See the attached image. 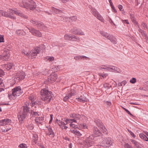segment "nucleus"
Instances as JSON below:
<instances>
[{"mask_svg": "<svg viewBox=\"0 0 148 148\" xmlns=\"http://www.w3.org/2000/svg\"><path fill=\"white\" fill-rule=\"evenodd\" d=\"M46 58L49 62H51L54 60V58L52 56H47Z\"/></svg>", "mask_w": 148, "mask_h": 148, "instance_id": "3c124183", "label": "nucleus"}, {"mask_svg": "<svg viewBox=\"0 0 148 148\" xmlns=\"http://www.w3.org/2000/svg\"><path fill=\"white\" fill-rule=\"evenodd\" d=\"M31 114L32 115L34 116H38L39 115L38 113L35 111H32L31 112Z\"/></svg>", "mask_w": 148, "mask_h": 148, "instance_id": "4d7b16f0", "label": "nucleus"}, {"mask_svg": "<svg viewBox=\"0 0 148 148\" xmlns=\"http://www.w3.org/2000/svg\"><path fill=\"white\" fill-rule=\"evenodd\" d=\"M76 90L73 89H71L70 92L66 94V96L63 98V100L64 101H66L72 96L76 94Z\"/></svg>", "mask_w": 148, "mask_h": 148, "instance_id": "f8f14e48", "label": "nucleus"}, {"mask_svg": "<svg viewBox=\"0 0 148 148\" xmlns=\"http://www.w3.org/2000/svg\"><path fill=\"white\" fill-rule=\"evenodd\" d=\"M38 140V136L37 134L35 133L34 134L33 136V141L35 143L37 142Z\"/></svg>", "mask_w": 148, "mask_h": 148, "instance_id": "a19ab883", "label": "nucleus"}, {"mask_svg": "<svg viewBox=\"0 0 148 148\" xmlns=\"http://www.w3.org/2000/svg\"><path fill=\"white\" fill-rule=\"evenodd\" d=\"M100 128L101 130V131L104 134H108V131L104 125H103L102 127H101Z\"/></svg>", "mask_w": 148, "mask_h": 148, "instance_id": "c03bdc74", "label": "nucleus"}, {"mask_svg": "<svg viewBox=\"0 0 148 148\" xmlns=\"http://www.w3.org/2000/svg\"><path fill=\"white\" fill-rule=\"evenodd\" d=\"M93 134L95 137L100 136L101 133L98 128L95 126L93 128Z\"/></svg>", "mask_w": 148, "mask_h": 148, "instance_id": "a211bd4d", "label": "nucleus"}, {"mask_svg": "<svg viewBox=\"0 0 148 148\" xmlns=\"http://www.w3.org/2000/svg\"><path fill=\"white\" fill-rule=\"evenodd\" d=\"M40 48L39 47H36L35 49L32 50V52L30 53L31 56L33 58H36L38 54L40 51V49L42 48V49H45V47L43 45H42L40 46Z\"/></svg>", "mask_w": 148, "mask_h": 148, "instance_id": "20e7f679", "label": "nucleus"}, {"mask_svg": "<svg viewBox=\"0 0 148 148\" xmlns=\"http://www.w3.org/2000/svg\"><path fill=\"white\" fill-rule=\"evenodd\" d=\"M91 10L92 14L98 19L102 22H104V19L103 16H101L96 9L92 8L91 9Z\"/></svg>", "mask_w": 148, "mask_h": 148, "instance_id": "423d86ee", "label": "nucleus"}, {"mask_svg": "<svg viewBox=\"0 0 148 148\" xmlns=\"http://www.w3.org/2000/svg\"><path fill=\"white\" fill-rule=\"evenodd\" d=\"M122 108L129 114L131 116H133V115L132 114H131V113L127 109H126L125 108L123 107H122Z\"/></svg>", "mask_w": 148, "mask_h": 148, "instance_id": "680f3d73", "label": "nucleus"}, {"mask_svg": "<svg viewBox=\"0 0 148 148\" xmlns=\"http://www.w3.org/2000/svg\"><path fill=\"white\" fill-rule=\"evenodd\" d=\"M27 127L28 129L30 130H32L34 128V126L32 124L28 125H27Z\"/></svg>", "mask_w": 148, "mask_h": 148, "instance_id": "052dcab7", "label": "nucleus"}, {"mask_svg": "<svg viewBox=\"0 0 148 148\" xmlns=\"http://www.w3.org/2000/svg\"><path fill=\"white\" fill-rule=\"evenodd\" d=\"M44 120V117H38L36 118L35 121L36 123L41 124Z\"/></svg>", "mask_w": 148, "mask_h": 148, "instance_id": "c756f323", "label": "nucleus"}, {"mask_svg": "<svg viewBox=\"0 0 148 148\" xmlns=\"http://www.w3.org/2000/svg\"><path fill=\"white\" fill-rule=\"evenodd\" d=\"M138 32L140 33H141V35H142L143 36H144V37H145V38L146 40H147L148 39V38L147 37V36L145 33L144 31L140 29L139 25H138Z\"/></svg>", "mask_w": 148, "mask_h": 148, "instance_id": "473e14b6", "label": "nucleus"}, {"mask_svg": "<svg viewBox=\"0 0 148 148\" xmlns=\"http://www.w3.org/2000/svg\"><path fill=\"white\" fill-rule=\"evenodd\" d=\"M5 11L1 10H0V17L3 16L5 17H10V16L5 14Z\"/></svg>", "mask_w": 148, "mask_h": 148, "instance_id": "37998d69", "label": "nucleus"}, {"mask_svg": "<svg viewBox=\"0 0 148 148\" xmlns=\"http://www.w3.org/2000/svg\"><path fill=\"white\" fill-rule=\"evenodd\" d=\"M46 133L47 135L50 136L52 137H53L54 136V132L50 127L48 128V131Z\"/></svg>", "mask_w": 148, "mask_h": 148, "instance_id": "393cba45", "label": "nucleus"}, {"mask_svg": "<svg viewBox=\"0 0 148 148\" xmlns=\"http://www.w3.org/2000/svg\"><path fill=\"white\" fill-rule=\"evenodd\" d=\"M106 71L115 73H120V70L118 67L114 66H109L108 65Z\"/></svg>", "mask_w": 148, "mask_h": 148, "instance_id": "ddd939ff", "label": "nucleus"}, {"mask_svg": "<svg viewBox=\"0 0 148 148\" xmlns=\"http://www.w3.org/2000/svg\"><path fill=\"white\" fill-rule=\"evenodd\" d=\"M9 58V54L8 53H7L6 54H4L3 55L0 56V59L3 61H8Z\"/></svg>", "mask_w": 148, "mask_h": 148, "instance_id": "b1692460", "label": "nucleus"}, {"mask_svg": "<svg viewBox=\"0 0 148 148\" xmlns=\"http://www.w3.org/2000/svg\"><path fill=\"white\" fill-rule=\"evenodd\" d=\"M27 3L28 4V7L27 9H29L30 10H34L36 7L35 3L32 0H27Z\"/></svg>", "mask_w": 148, "mask_h": 148, "instance_id": "4468645a", "label": "nucleus"}, {"mask_svg": "<svg viewBox=\"0 0 148 148\" xmlns=\"http://www.w3.org/2000/svg\"><path fill=\"white\" fill-rule=\"evenodd\" d=\"M75 119H67L66 120V122H70L71 121V123H72L73 122H76V120Z\"/></svg>", "mask_w": 148, "mask_h": 148, "instance_id": "5fc2aeb1", "label": "nucleus"}, {"mask_svg": "<svg viewBox=\"0 0 148 148\" xmlns=\"http://www.w3.org/2000/svg\"><path fill=\"white\" fill-rule=\"evenodd\" d=\"M29 104L27 102L26 103L23 107V118H26L27 113L29 112Z\"/></svg>", "mask_w": 148, "mask_h": 148, "instance_id": "9d476101", "label": "nucleus"}, {"mask_svg": "<svg viewBox=\"0 0 148 148\" xmlns=\"http://www.w3.org/2000/svg\"><path fill=\"white\" fill-rule=\"evenodd\" d=\"M56 123L62 129H66L67 128V127L66 125V124L64 122L57 119H56Z\"/></svg>", "mask_w": 148, "mask_h": 148, "instance_id": "f3484780", "label": "nucleus"}, {"mask_svg": "<svg viewBox=\"0 0 148 148\" xmlns=\"http://www.w3.org/2000/svg\"><path fill=\"white\" fill-rule=\"evenodd\" d=\"M41 98L45 103H48L51 101L53 96L52 92L46 88L42 89L40 91Z\"/></svg>", "mask_w": 148, "mask_h": 148, "instance_id": "f257e3e1", "label": "nucleus"}, {"mask_svg": "<svg viewBox=\"0 0 148 148\" xmlns=\"http://www.w3.org/2000/svg\"><path fill=\"white\" fill-rule=\"evenodd\" d=\"M94 122L96 124L98 127H101L103 125L101 121L99 119H96L95 120Z\"/></svg>", "mask_w": 148, "mask_h": 148, "instance_id": "72a5a7b5", "label": "nucleus"}, {"mask_svg": "<svg viewBox=\"0 0 148 148\" xmlns=\"http://www.w3.org/2000/svg\"><path fill=\"white\" fill-rule=\"evenodd\" d=\"M59 66H55L53 68L54 71H57L59 69Z\"/></svg>", "mask_w": 148, "mask_h": 148, "instance_id": "0e129e2a", "label": "nucleus"}, {"mask_svg": "<svg viewBox=\"0 0 148 148\" xmlns=\"http://www.w3.org/2000/svg\"><path fill=\"white\" fill-rule=\"evenodd\" d=\"M108 39L111 42L114 44H116L117 43L116 39L112 35H110Z\"/></svg>", "mask_w": 148, "mask_h": 148, "instance_id": "cd10ccee", "label": "nucleus"}, {"mask_svg": "<svg viewBox=\"0 0 148 148\" xmlns=\"http://www.w3.org/2000/svg\"><path fill=\"white\" fill-rule=\"evenodd\" d=\"M11 120L8 119L0 120V125L1 126H5L11 123Z\"/></svg>", "mask_w": 148, "mask_h": 148, "instance_id": "aec40b11", "label": "nucleus"}, {"mask_svg": "<svg viewBox=\"0 0 148 148\" xmlns=\"http://www.w3.org/2000/svg\"><path fill=\"white\" fill-rule=\"evenodd\" d=\"M78 29L76 27H73V29H72L71 31V32L72 33L74 34L75 35L76 34V33L77 32L78 30Z\"/></svg>", "mask_w": 148, "mask_h": 148, "instance_id": "09e8293b", "label": "nucleus"}, {"mask_svg": "<svg viewBox=\"0 0 148 148\" xmlns=\"http://www.w3.org/2000/svg\"><path fill=\"white\" fill-rule=\"evenodd\" d=\"M94 137L92 135L87 137L84 142L85 146L89 147L92 145L94 143Z\"/></svg>", "mask_w": 148, "mask_h": 148, "instance_id": "7ed1b4c3", "label": "nucleus"}, {"mask_svg": "<svg viewBox=\"0 0 148 148\" xmlns=\"http://www.w3.org/2000/svg\"><path fill=\"white\" fill-rule=\"evenodd\" d=\"M50 11L52 12L55 14H61L62 12V10L53 7L51 8Z\"/></svg>", "mask_w": 148, "mask_h": 148, "instance_id": "5701e85b", "label": "nucleus"}, {"mask_svg": "<svg viewBox=\"0 0 148 148\" xmlns=\"http://www.w3.org/2000/svg\"><path fill=\"white\" fill-rule=\"evenodd\" d=\"M91 10L92 14L98 19L102 22H104V19L103 16H101L96 9L92 8L91 9Z\"/></svg>", "mask_w": 148, "mask_h": 148, "instance_id": "39448f33", "label": "nucleus"}, {"mask_svg": "<svg viewBox=\"0 0 148 148\" xmlns=\"http://www.w3.org/2000/svg\"><path fill=\"white\" fill-rule=\"evenodd\" d=\"M4 42V38L3 35H0V42Z\"/></svg>", "mask_w": 148, "mask_h": 148, "instance_id": "69168bd1", "label": "nucleus"}, {"mask_svg": "<svg viewBox=\"0 0 148 148\" xmlns=\"http://www.w3.org/2000/svg\"><path fill=\"white\" fill-rule=\"evenodd\" d=\"M30 22L34 26H36V27L38 29H44L45 28V26L42 22L37 21L35 20H31Z\"/></svg>", "mask_w": 148, "mask_h": 148, "instance_id": "0eeeda50", "label": "nucleus"}, {"mask_svg": "<svg viewBox=\"0 0 148 148\" xmlns=\"http://www.w3.org/2000/svg\"><path fill=\"white\" fill-rule=\"evenodd\" d=\"M8 12H10L12 14L14 13L15 14L19 16L22 17L24 18H27V16L24 14H22L20 11L17 9L13 10V9H9Z\"/></svg>", "mask_w": 148, "mask_h": 148, "instance_id": "9b49d317", "label": "nucleus"}, {"mask_svg": "<svg viewBox=\"0 0 148 148\" xmlns=\"http://www.w3.org/2000/svg\"><path fill=\"white\" fill-rule=\"evenodd\" d=\"M27 28L29 30V32L33 35L39 37H41L42 36L41 33L39 31L36 30L33 27H31L30 28L27 27Z\"/></svg>", "mask_w": 148, "mask_h": 148, "instance_id": "1a4fd4ad", "label": "nucleus"}, {"mask_svg": "<svg viewBox=\"0 0 148 148\" xmlns=\"http://www.w3.org/2000/svg\"><path fill=\"white\" fill-rule=\"evenodd\" d=\"M70 126L71 127L73 128H76L77 127V125L73 124L72 123H71L70 124Z\"/></svg>", "mask_w": 148, "mask_h": 148, "instance_id": "774afa93", "label": "nucleus"}, {"mask_svg": "<svg viewBox=\"0 0 148 148\" xmlns=\"http://www.w3.org/2000/svg\"><path fill=\"white\" fill-rule=\"evenodd\" d=\"M58 78V76L57 75L54 73H51L49 76L48 77L49 79H50V80L52 81H55Z\"/></svg>", "mask_w": 148, "mask_h": 148, "instance_id": "4be33fe9", "label": "nucleus"}, {"mask_svg": "<svg viewBox=\"0 0 148 148\" xmlns=\"http://www.w3.org/2000/svg\"><path fill=\"white\" fill-rule=\"evenodd\" d=\"M125 148H132V147L128 143H125L124 145Z\"/></svg>", "mask_w": 148, "mask_h": 148, "instance_id": "13d9d810", "label": "nucleus"}, {"mask_svg": "<svg viewBox=\"0 0 148 148\" xmlns=\"http://www.w3.org/2000/svg\"><path fill=\"white\" fill-rule=\"evenodd\" d=\"M12 93L8 94V97L10 100L14 99L15 98L19 96L23 93V91L20 86H16L12 90Z\"/></svg>", "mask_w": 148, "mask_h": 148, "instance_id": "f03ea898", "label": "nucleus"}, {"mask_svg": "<svg viewBox=\"0 0 148 148\" xmlns=\"http://www.w3.org/2000/svg\"><path fill=\"white\" fill-rule=\"evenodd\" d=\"M75 100L77 101L84 103L86 101L87 99L84 95H81L79 97H77Z\"/></svg>", "mask_w": 148, "mask_h": 148, "instance_id": "412c9836", "label": "nucleus"}, {"mask_svg": "<svg viewBox=\"0 0 148 148\" xmlns=\"http://www.w3.org/2000/svg\"><path fill=\"white\" fill-rule=\"evenodd\" d=\"M100 34L103 36L107 39H108L110 36V35L107 32H105L103 31H100Z\"/></svg>", "mask_w": 148, "mask_h": 148, "instance_id": "2f4dec72", "label": "nucleus"}, {"mask_svg": "<svg viewBox=\"0 0 148 148\" xmlns=\"http://www.w3.org/2000/svg\"><path fill=\"white\" fill-rule=\"evenodd\" d=\"M23 117L24 116L23 114L22 115H20L18 117V119L19 122H22L23 120L25 119V118H23Z\"/></svg>", "mask_w": 148, "mask_h": 148, "instance_id": "864d4df0", "label": "nucleus"}, {"mask_svg": "<svg viewBox=\"0 0 148 148\" xmlns=\"http://www.w3.org/2000/svg\"><path fill=\"white\" fill-rule=\"evenodd\" d=\"M76 35H84V32H83L81 29H78Z\"/></svg>", "mask_w": 148, "mask_h": 148, "instance_id": "de8ad7c7", "label": "nucleus"}, {"mask_svg": "<svg viewBox=\"0 0 148 148\" xmlns=\"http://www.w3.org/2000/svg\"><path fill=\"white\" fill-rule=\"evenodd\" d=\"M74 58L77 61L87 60V59L89 60L90 59L89 58L84 55L75 56L74 57Z\"/></svg>", "mask_w": 148, "mask_h": 148, "instance_id": "dca6fc26", "label": "nucleus"}, {"mask_svg": "<svg viewBox=\"0 0 148 148\" xmlns=\"http://www.w3.org/2000/svg\"><path fill=\"white\" fill-rule=\"evenodd\" d=\"M16 32V34L19 36H25L26 34V32L21 29L17 30Z\"/></svg>", "mask_w": 148, "mask_h": 148, "instance_id": "7c9ffc66", "label": "nucleus"}, {"mask_svg": "<svg viewBox=\"0 0 148 148\" xmlns=\"http://www.w3.org/2000/svg\"><path fill=\"white\" fill-rule=\"evenodd\" d=\"M70 21H75L77 19V17L76 16H73L69 17Z\"/></svg>", "mask_w": 148, "mask_h": 148, "instance_id": "8fccbe9b", "label": "nucleus"}, {"mask_svg": "<svg viewBox=\"0 0 148 148\" xmlns=\"http://www.w3.org/2000/svg\"><path fill=\"white\" fill-rule=\"evenodd\" d=\"M128 132L130 133V135L132 136L134 138H136V136L130 130H128Z\"/></svg>", "mask_w": 148, "mask_h": 148, "instance_id": "e2e57ef3", "label": "nucleus"}, {"mask_svg": "<svg viewBox=\"0 0 148 148\" xmlns=\"http://www.w3.org/2000/svg\"><path fill=\"white\" fill-rule=\"evenodd\" d=\"M108 65H102L98 67V69L100 70H102L104 69L105 70H107Z\"/></svg>", "mask_w": 148, "mask_h": 148, "instance_id": "49530a36", "label": "nucleus"}, {"mask_svg": "<svg viewBox=\"0 0 148 148\" xmlns=\"http://www.w3.org/2000/svg\"><path fill=\"white\" fill-rule=\"evenodd\" d=\"M142 26L143 27V28L145 30H146L147 29V25L146 24L144 23L143 22H142Z\"/></svg>", "mask_w": 148, "mask_h": 148, "instance_id": "6e6d98bb", "label": "nucleus"}, {"mask_svg": "<svg viewBox=\"0 0 148 148\" xmlns=\"http://www.w3.org/2000/svg\"><path fill=\"white\" fill-rule=\"evenodd\" d=\"M72 36L71 34H65L64 37V39L67 40H71Z\"/></svg>", "mask_w": 148, "mask_h": 148, "instance_id": "ea45409f", "label": "nucleus"}, {"mask_svg": "<svg viewBox=\"0 0 148 148\" xmlns=\"http://www.w3.org/2000/svg\"><path fill=\"white\" fill-rule=\"evenodd\" d=\"M139 136L141 138L145 141H148V138L144 134L141 133L139 134Z\"/></svg>", "mask_w": 148, "mask_h": 148, "instance_id": "4c0bfd02", "label": "nucleus"}, {"mask_svg": "<svg viewBox=\"0 0 148 148\" xmlns=\"http://www.w3.org/2000/svg\"><path fill=\"white\" fill-rule=\"evenodd\" d=\"M25 76V74L24 72L19 71L16 73V77L17 79L22 80L24 78Z\"/></svg>", "mask_w": 148, "mask_h": 148, "instance_id": "2eb2a0df", "label": "nucleus"}, {"mask_svg": "<svg viewBox=\"0 0 148 148\" xmlns=\"http://www.w3.org/2000/svg\"><path fill=\"white\" fill-rule=\"evenodd\" d=\"M70 130L72 132V133L75 134L77 136H81L82 135V134L80 133V132L79 131L77 130Z\"/></svg>", "mask_w": 148, "mask_h": 148, "instance_id": "58836bf2", "label": "nucleus"}, {"mask_svg": "<svg viewBox=\"0 0 148 148\" xmlns=\"http://www.w3.org/2000/svg\"><path fill=\"white\" fill-rule=\"evenodd\" d=\"M71 118L79 120L81 117V115L78 114L72 113L70 114Z\"/></svg>", "mask_w": 148, "mask_h": 148, "instance_id": "a878e982", "label": "nucleus"}, {"mask_svg": "<svg viewBox=\"0 0 148 148\" xmlns=\"http://www.w3.org/2000/svg\"><path fill=\"white\" fill-rule=\"evenodd\" d=\"M136 81V79L135 78L133 77L132 79L130 80V82L132 84H134Z\"/></svg>", "mask_w": 148, "mask_h": 148, "instance_id": "bf43d9fd", "label": "nucleus"}, {"mask_svg": "<svg viewBox=\"0 0 148 148\" xmlns=\"http://www.w3.org/2000/svg\"><path fill=\"white\" fill-rule=\"evenodd\" d=\"M13 63H8L7 64H4L3 65V69L5 70H9L12 68L14 66Z\"/></svg>", "mask_w": 148, "mask_h": 148, "instance_id": "6ab92c4d", "label": "nucleus"}, {"mask_svg": "<svg viewBox=\"0 0 148 148\" xmlns=\"http://www.w3.org/2000/svg\"><path fill=\"white\" fill-rule=\"evenodd\" d=\"M22 53L23 54L26 56L28 57L29 56L30 54V53H29L28 49L26 48L22 50Z\"/></svg>", "mask_w": 148, "mask_h": 148, "instance_id": "c9c22d12", "label": "nucleus"}, {"mask_svg": "<svg viewBox=\"0 0 148 148\" xmlns=\"http://www.w3.org/2000/svg\"><path fill=\"white\" fill-rule=\"evenodd\" d=\"M19 5L21 7L25 8H27L28 7V4L27 2H26L25 1H21L19 3Z\"/></svg>", "mask_w": 148, "mask_h": 148, "instance_id": "bb28decb", "label": "nucleus"}, {"mask_svg": "<svg viewBox=\"0 0 148 148\" xmlns=\"http://www.w3.org/2000/svg\"><path fill=\"white\" fill-rule=\"evenodd\" d=\"M29 98L31 101L32 106V107H33L36 103V102L34 101V97L33 96H30L29 97Z\"/></svg>", "mask_w": 148, "mask_h": 148, "instance_id": "79ce46f5", "label": "nucleus"}, {"mask_svg": "<svg viewBox=\"0 0 148 148\" xmlns=\"http://www.w3.org/2000/svg\"><path fill=\"white\" fill-rule=\"evenodd\" d=\"M9 9H9L7 10V12L5 11V14L8 15L10 16V17H8L10 18L11 19H15L16 18L15 16H13L12 15V14L10 12H8L9 10Z\"/></svg>", "mask_w": 148, "mask_h": 148, "instance_id": "f704fd0d", "label": "nucleus"}, {"mask_svg": "<svg viewBox=\"0 0 148 148\" xmlns=\"http://www.w3.org/2000/svg\"><path fill=\"white\" fill-rule=\"evenodd\" d=\"M102 142L103 144L102 145L103 147L106 146L107 147L110 146L112 143L111 138H104Z\"/></svg>", "mask_w": 148, "mask_h": 148, "instance_id": "6e6552de", "label": "nucleus"}, {"mask_svg": "<svg viewBox=\"0 0 148 148\" xmlns=\"http://www.w3.org/2000/svg\"><path fill=\"white\" fill-rule=\"evenodd\" d=\"M71 40L74 41H79L80 40L79 38L75 35H72V36Z\"/></svg>", "mask_w": 148, "mask_h": 148, "instance_id": "a18cd8bd", "label": "nucleus"}, {"mask_svg": "<svg viewBox=\"0 0 148 148\" xmlns=\"http://www.w3.org/2000/svg\"><path fill=\"white\" fill-rule=\"evenodd\" d=\"M60 18H59L60 20L63 21H70V18L69 17L62 16H60Z\"/></svg>", "mask_w": 148, "mask_h": 148, "instance_id": "e433bc0d", "label": "nucleus"}, {"mask_svg": "<svg viewBox=\"0 0 148 148\" xmlns=\"http://www.w3.org/2000/svg\"><path fill=\"white\" fill-rule=\"evenodd\" d=\"M18 147L19 148H27V145L24 143H22L19 145Z\"/></svg>", "mask_w": 148, "mask_h": 148, "instance_id": "603ef678", "label": "nucleus"}, {"mask_svg": "<svg viewBox=\"0 0 148 148\" xmlns=\"http://www.w3.org/2000/svg\"><path fill=\"white\" fill-rule=\"evenodd\" d=\"M130 141L132 143V144L134 145L135 147L136 148H141V147L140 145L141 144L138 142L132 139L130 140Z\"/></svg>", "mask_w": 148, "mask_h": 148, "instance_id": "c85d7f7f", "label": "nucleus"}, {"mask_svg": "<svg viewBox=\"0 0 148 148\" xmlns=\"http://www.w3.org/2000/svg\"><path fill=\"white\" fill-rule=\"evenodd\" d=\"M130 18L131 19L132 21H134L136 19L135 18L134 16V15L132 14H130Z\"/></svg>", "mask_w": 148, "mask_h": 148, "instance_id": "338daca9", "label": "nucleus"}]
</instances>
